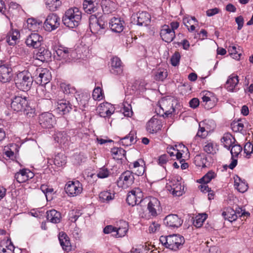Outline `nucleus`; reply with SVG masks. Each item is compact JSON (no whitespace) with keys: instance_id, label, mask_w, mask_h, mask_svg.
Returning <instances> with one entry per match:
<instances>
[{"instance_id":"obj_25","label":"nucleus","mask_w":253,"mask_h":253,"mask_svg":"<svg viewBox=\"0 0 253 253\" xmlns=\"http://www.w3.org/2000/svg\"><path fill=\"white\" fill-rule=\"evenodd\" d=\"M238 83L239 79L238 76L231 75L229 77L226 83L225 88L229 91H236L237 90L236 86Z\"/></svg>"},{"instance_id":"obj_2","label":"nucleus","mask_w":253,"mask_h":253,"mask_svg":"<svg viewBox=\"0 0 253 253\" xmlns=\"http://www.w3.org/2000/svg\"><path fill=\"white\" fill-rule=\"evenodd\" d=\"M159 240L166 248L174 251L181 249L185 242L184 237L179 234L161 236Z\"/></svg>"},{"instance_id":"obj_55","label":"nucleus","mask_w":253,"mask_h":253,"mask_svg":"<svg viewBox=\"0 0 253 253\" xmlns=\"http://www.w3.org/2000/svg\"><path fill=\"white\" fill-rule=\"evenodd\" d=\"M204 150L208 154H212L214 152L213 145L212 142H205Z\"/></svg>"},{"instance_id":"obj_21","label":"nucleus","mask_w":253,"mask_h":253,"mask_svg":"<svg viewBox=\"0 0 253 253\" xmlns=\"http://www.w3.org/2000/svg\"><path fill=\"white\" fill-rule=\"evenodd\" d=\"M58 239L62 249L68 253L72 250L70 240L67 234L64 232H60L58 234Z\"/></svg>"},{"instance_id":"obj_12","label":"nucleus","mask_w":253,"mask_h":253,"mask_svg":"<svg viewBox=\"0 0 253 253\" xmlns=\"http://www.w3.org/2000/svg\"><path fill=\"white\" fill-rule=\"evenodd\" d=\"M165 224L170 228H177L181 226L183 219L177 214H170L165 217L164 220Z\"/></svg>"},{"instance_id":"obj_24","label":"nucleus","mask_w":253,"mask_h":253,"mask_svg":"<svg viewBox=\"0 0 253 253\" xmlns=\"http://www.w3.org/2000/svg\"><path fill=\"white\" fill-rule=\"evenodd\" d=\"M137 25L146 26L149 24L151 21L150 15L146 11L138 12L136 14Z\"/></svg>"},{"instance_id":"obj_9","label":"nucleus","mask_w":253,"mask_h":253,"mask_svg":"<svg viewBox=\"0 0 253 253\" xmlns=\"http://www.w3.org/2000/svg\"><path fill=\"white\" fill-rule=\"evenodd\" d=\"M166 188L168 190L175 196H180L182 195L184 187L181 185L180 181L176 178L169 179V182L167 183Z\"/></svg>"},{"instance_id":"obj_37","label":"nucleus","mask_w":253,"mask_h":253,"mask_svg":"<svg viewBox=\"0 0 253 253\" xmlns=\"http://www.w3.org/2000/svg\"><path fill=\"white\" fill-rule=\"evenodd\" d=\"M135 134L134 131H131L129 134L121 139V143L123 145L129 146L135 143L134 137Z\"/></svg>"},{"instance_id":"obj_53","label":"nucleus","mask_w":253,"mask_h":253,"mask_svg":"<svg viewBox=\"0 0 253 253\" xmlns=\"http://www.w3.org/2000/svg\"><path fill=\"white\" fill-rule=\"evenodd\" d=\"M180 55L178 52H176L172 56L170 59L171 64L173 66H176L179 64Z\"/></svg>"},{"instance_id":"obj_44","label":"nucleus","mask_w":253,"mask_h":253,"mask_svg":"<svg viewBox=\"0 0 253 253\" xmlns=\"http://www.w3.org/2000/svg\"><path fill=\"white\" fill-rule=\"evenodd\" d=\"M111 173V171L104 166L97 170V176L99 178H105L109 177Z\"/></svg>"},{"instance_id":"obj_56","label":"nucleus","mask_w":253,"mask_h":253,"mask_svg":"<svg viewBox=\"0 0 253 253\" xmlns=\"http://www.w3.org/2000/svg\"><path fill=\"white\" fill-rule=\"evenodd\" d=\"M167 104H169V105L171 104L170 108L169 110H166L164 113V115H163V116H165L166 117H171L172 113H176V110L175 108L174 107V103L173 102L171 103H170V102L169 103V101H167Z\"/></svg>"},{"instance_id":"obj_46","label":"nucleus","mask_w":253,"mask_h":253,"mask_svg":"<svg viewBox=\"0 0 253 253\" xmlns=\"http://www.w3.org/2000/svg\"><path fill=\"white\" fill-rule=\"evenodd\" d=\"M168 76L167 72L164 69H158L155 74V79L156 81H163Z\"/></svg>"},{"instance_id":"obj_41","label":"nucleus","mask_w":253,"mask_h":253,"mask_svg":"<svg viewBox=\"0 0 253 253\" xmlns=\"http://www.w3.org/2000/svg\"><path fill=\"white\" fill-rule=\"evenodd\" d=\"M60 87L65 94H74L76 92V88L70 84L63 83L60 84Z\"/></svg>"},{"instance_id":"obj_40","label":"nucleus","mask_w":253,"mask_h":253,"mask_svg":"<svg viewBox=\"0 0 253 253\" xmlns=\"http://www.w3.org/2000/svg\"><path fill=\"white\" fill-rule=\"evenodd\" d=\"M211 94L210 92H207L202 97V101L204 104L202 105L204 106L205 108L209 110L213 107L214 104L212 103V100L209 95Z\"/></svg>"},{"instance_id":"obj_54","label":"nucleus","mask_w":253,"mask_h":253,"mask_svg":"<svg viewBox=\"0 0 253 253\" xmlns=\"http://www.w3.org/2000/svg\"><path fill=\"white\" fill-rule=\"evenodd\" d=\"M132 192L135 194V197L136 198V202L137 204L141 203L142 201L143 193L140 189L137 188L132 190Z\"/></svg>"},{"instance_id":"obj_38","label":"nucleus","mask_w":253,"mask_h":253,"mask_svg":"<svg viewBox=\"0 0 253 253\" xmlns=\"http://www.w3.org/2000/svg\"><path fill=\"white\" fill-rule=\"evenodd\" d=\"M222 216L225 219H227L230 222H232L237 219V216L234 210L232 209H227L226 211L222 213Z\"/></svg>"},{"instance_id":"obj_19","label":"nucleus","mask_w":253,"mask_h":253,"mask_svg":"<svg viewBox=\"0 0 253 253\" xmlns=\"http://www.w3.org/2000/svg\"><path fill=\"white\" fill-rule=\"evenodd\" d=\"M125 22L120 18L113 17L109 22L111 30L116 33H121L124 28Z\"/></svg>"},{"instance_id":"obj_31","label":"nucleus","mask_w":253,"mask_h":253,"mask_svg":"<svg viewBox=\"0 0 253 253\" xmlns=\"http://www.w3.org/2000/svg\"><path fill=\"white\" fill-rule=\"evenodd\" d=\"M221 141L224 146L230 150V147L234 144L235 139L231 134L227 133L224 134Z\"/></svg>"},{"instance_id":"obj_45","label":"nucleus","mask_w":253,"mask_h":253,"mask_svg":"<svg viewBox=\"0 0 253 253\" xmlns=\"http://www.w3.org/2000/svg\"><path fill=\"white\" fill-rule=\"evenodd\" d=\"M216 175V174L214 172L210 171L200 179L199 182L203 184H207L210 182L212 179L214 178Z\"/></svg>"},{"instance_id":"obj_26","label":"nucleus","mask_w":253,"mask_h":253,"mask_svg":"<svg viewBox=\"0 0 253 253\" xmlns=\"http://www.w3.org/2000/svg\"><path fill=\"white\" fill-rule=\"evenodd\" d=\"M42 26V21L34 18H28L27 20V28L30 31H38Z\"/></svg>"},{"instance_id":"obj_28","label":"nucleus","mask_w":253,"mask_h":253,"mask_svg":"<svg viewBox=\"0 0 253 253\" xmlns=\"http://www.w3.org/2000/svg\"><path fill=\"white\" fill-rule=\"evenodd\" d=\"M47 220L53 223H59L61 219V215L60 212L54 209L47 211L46 212Z\"/></svg>"},{"instance_id":"obj_35","label":"nucleus","mask_w":253,"mask_h":253,"mask_svg":"<svg viewBox=\"0 0 253 253\" xmlns=\"http://www.w3.org/2000/svg\"><path fill=\"white\" fill-rule=\"evenodd\" d=\"M194 163L196 166L205 168L207 162V158L204 153L197 155L194 158Z\"/></svg>"},{"instance_id":"obj_47","label":"nucleus","mask_w":253,"mask_h":253,"mask_svg":"<svg viewBox=\"0 0 253 253\" xmlns=\"http://www.w3.org/2000/svg\"><path fill=\"white\" fill-rule=\"evenodd\" d=\"M238 49L239 50L235 45L230 46L228 49V52L232 55L233 58L237 60L240 59L241 56V53H238Z\"/></svg>"},{"instance_id":"obj_39","label":"nucleus","mask_w":253,"mask_h":253,"mask_svg":"<svg viewBox=\"0 0 253 253\" xmlns=\"http://www.w3.org/2000/svg\"><path fill=\"white\" fill-rule=\"evenodd\" d=\"M46 7L50 11L55 10L61 5L60 0H44Z\"/></svg>"},{"instance_id":"obj_1","label":"nucleus","mask_w":253,"mask_h":253,"mask_svg":"<svg viewBox=\"0 0 253 253\" xmlns=\"http://www.w3.org/2000/svg\"><path fill=\"white\" fill-rule=\"evenodd\" d=\"M82 19V12L77 7L67 10L62 17L63 24L69 28H74L80 24Z\"/></svg>"},{"instance_id":"obj_43","label":"nucleus","mask_w":253,"mask_h":253,"mask_svg":"<svg viewBox=\"0 0 253 253\" xmlns=\"http://www.w3.org/2000/svg\"><path fill=\"white\" fill-rule=\"evenodd\" d=\"M207 215L206 213L199 214L195 217L193 221V225L197 228H200L203 225V222L206 219Z\"/></svg>"},{"instance_id":"obj_15","label":"nucleus","mask_w":253,"mask_h":253,"mask_svg":"<svg viewBox=\"0 0 253 253\" xmlns=\"http://www.w3.org/2000/svg\"><path fill=\"white\" fill-rule=\"evenodd\" d=\"M43 38L38 33H32L29 35L25 42L27 46L36 48L39 47L42 44Z\"/></svg>"},{"instance_id":"obj_48","label":"nucleus","mask_w":253,"mask_h":253,"mask_svg":"<svg viewBox=\"0 0 253 253\" xmlns=\"http://www.w3.org/2000/svg\"><path fill=\"white\" fill-rule=\"evenodd\" d=\"M126 201L129 205L134 206L137 204L136 202V198L135 197V194L132 192V190L129 192L126 199Z\"/></svg>"},{"instance_id":"obj_49","label":"nucleus","mask_w":253,"mask_h":253,"mask_svg":"<svg viewBox=\"0 0 253 253\" xmlns=\"http://www.w3.org/2000/svg\"><path fill=\"white\" fill-rule=\"evenodd\" d=\"M112 2L109 0H104L101 2V7L103 11L105 13H109L111 12L112 9L111 7Z\"/></svg>"},{"instance_id":"obj_60","label":"nucleus","mask_w":253,"mask_h":253,"mask_svg":"<svg viewBox=\"0 0 253 253\" xmlns=\"http://www.w3.org/2000/svg\"><path fill=\"white\" fill-rule=\"evenodd\" d=\"M168 156L166 154H164L160 156L158 159V164L161 166L164 167V165H165L168 161Z\"/></svg>"},{"instance_id":"obj_29","label":"nucleus","mask_w":253,"mask_h":253,"mask_svg":"<svg viewBox=\"0 0 253 253\" xmlns=\"http://www.w3.org/2000/svg\"><path fill=\"white\" fill-rule=\"evenodd\" d=\"M112 106L108 103H103L101 104L98 107V114L101 117H110L113 113L110 110Z\"/></svg>"},{"instance_id":"obj_51","label":"nucleus","mask_w":253,"mask_h":253,"mask_svg":"<svg viewBox=\"0 0 253 253\" xmlns=\"http://www.w3.org/2000/svg\"><path fill=\"white\" fill-rule=\"evenodd\" d=\"M92 95L94 100H101L103 98L102 90L100 87H95L93 91Z\"/></svg>"},{"instance_id":"obj_32","label":"nucleus","mask_w":253,"mask_h":253,"mask_svg":"<svg viewBox=\"0 0 253 253\" xmlns=\"http://www.w3.org/2000/svg\"><path fill=\"white\" fill-rule=\"evenodd\" d=\"M73 49L66 47L60 46L56 50L57 55L61 58L66 59L71 55Z\"/></svg>"},{"instance_id":"obj_59","label":"nucleus","mask_w":253,"mask_h":253,"mask_svg":"<svg viewBox=\"0 0 253 253\" xmlns=\"http://www.w3.org/2000/svg\"><path fill=\"white\" fill-rule=\"evenodd\" d=\"M208 134V131L206 130L204 127L201 126V124H199V129L197 133V136L201 138H205Z\"/></svg>"},{"instance_id":"obj_11","label":"nucleus","mask_w":253,"mask_h":253,"mask_svg":"<svg viewBox=\"0 0 253 253\" xmlns=\"http://www.w3.org/2000/svg\"><path fill=\"white\" fill-rule=\"evenodd\" d=\"M65 190L69 196H76L82 192V184L78 180L69 181L65 185Z\"/></svg>"},{"instance_id":"obj_16","label":"nucleus","mask_w":253,"mask_h":253,"mask_svg":"<svg viewBox=\"0 0 253 253\" xmlns=\"http://www.w3.org/2000/svg\"><path fill=\"white\" fill-rule=\"evenodd\" d=\"M99 0H84L83 6L84 11L92 14L97 11L99 7Z\"/></svg>"},{"instance_id":"obj_4","label":"nucleus","mask_w":253,"mask_h":253,"mask_svg":"<svg viewBox=\"0 0 253 253\" xmlns=\"http://www.w3.org/2000/svg\"><path fill=\"white\" fill-rule=\"evenodd\" d=\"M35 74L36 83L41 85H45L51 79V73L46 68H37Z\"/></svg>"},{"instance_id":"obj_10","label":"nucleus","mask_w":253,"mask_h":253,"mask_svg":"<svg viewBox=\"0 0 253 253\" xmlns=\"http://www.w3.org/2000/svg\"><path fill=\"white\" fill-rule=\"evenodd\" d=\"M60 18L54 13H50L47 16L43 27L46 31L51 32L57 28L60 25Z\"/></svg>"},{"instance_id":"obj_3","label":"nucleus","mask_w":253,"mask_h":253,"mask_svg":"<svg viewBox=\"0 0 253 253\" xmlns=\"http://www.w3.org/2000/svg\"><path fill=\"white\" fill-rule=\"evenodd\" d=\"M15 81L17 87L20 90L25 91L30 89L34 80L30 72L24 71L17 75Z\"/></svg>"},{"instance_id":"obj_57","label":"nucleus","mask_w":253,"mask_h":253,"mask_svg":"<svg viewBox=\"0 0 253 253\" xmlns=\"http://www.w3.org/2000/svg\"><path fill=\"white\" fill-rule=\"evenodd\" d=\"M145 162L141 159H139L137 161L131 163L129 164V167L130 169H137L138 167H140V166H144Z\"/></svg>"},{"instance_id":"obj_23","label":"nucleus","mask_w":253,"mask_h":253,"mask_svg":"<svg viewBox=\"0 0 253 253\" xmlns=\"http://www.w3.org/2000/svg\"><path fill=\"white\" fill-rule=\"evenodd\" d=\"M110 71L112 74L120 75L123 71V66L121 59L118 57H114L111 59Z\"/></svg>"},{"instance_id":"obj_13","label":"nucleus","mask_w":253,"mask_h":253,"mask_svg":"<svg viewBox=\"0 0 253 253\" xmlns=\"http://www.w3.org/2000/svg\"><path fill=\"white\" fill-rule=\"evenodd\" d=\"M34 176V173L30 169H23L15 173L14 178L19 183H24L32 179Z\"/></svg>"},{"instance_id":"obj_7","label":"nucleus","mask_w":253,"mask_h":253,"mask_svg":"<svg viewBox=\"0 0 253 253\" xmlns=\"http://www.w3.org/2000/svg\"><path fill=\"white\" fill-rule=\"evenodd\" d=\"M89 28L92 33H98L105 29L106 24L102 18H97L95 14L90 16L89 18Z\"/></svg>"},{"instance_id":"obj_63","label":"nucleus","mask_w":253,"mask_h":253,"mask_svg":"<svg viewBox=\"0 0 253 253\" xmlns=\"http://www.w3.org/2000/svg\"><path fill=\"white\" fill-rule=\"evenodd\" d=\"M116 227L112 225H107L103 229V232L105 234L115 233Z\"/></svg>"},{"instance_id":"obj_20","label":"nucleus","mask_w":253,"mask_h":253,"mask_svg":"<svg viewBox=\"0 0 253 253\" xmlns=\"http://www.w3.org/2000/svg\"><path fill=\"white\" fill-rule=\"evenodd\" d=\"M73 106L69 101L62 99L57 102L56 111L61 115L68 113L72 109Z\"/></svg>"},{"instance_id":"obj_18","label":"nucleus","mask_w":253,"mask_h":253,"mask_svg":"<svg viewBox=\"0 0 253 253\" xmlns=\"http://www.w3.org/2000/svg\"><path fill=\"white\" fill-rule=\"evenodd\" d=\"M149 213L153 216L157 215V211L160 210V202L155 197H150L147 205Z\"/></svg>"},{"instance_id":"obj_22","label":"nucleus","mask_w":253,"mask_h":253,"mask_svg":"<svg viewBox=\"0 0 253 253\" xmlns=\"http://www.w3.org/2000/svg\"><path fill=\"white\" fill-rule=\"evenodd\" d=\"M162 126L161 121L154 116L147 123L146 128L150 133H153L160 130Z\"/></svg>"},{"instance_id":"obj_14","label":"nucleus","mask_w":253,"mask_h":253,"mask_svg":"<svg viewBox=\"0 0 253 253\" xmlns=\"http://www.w3.org/2000/svg\"><path fill=\"white\" fill-rule=\"evenodd\" d=\"M160 35L163 41L168 43L172 42L175 37L174 31L170 30L169 26L168 25L162 26Z\"/></svg>"},{"instance_id":"obj_33","label":"nucleus","mask_w":253,"mask_h":253,"mask_svg":"<svg viewBox=\"0 0 253 253\" xmlns=\"http://www.w3.org/2000/svg\"><path fill=\"white\" fill-rule=\"evenodd\" d=\"M245 119H240L236 121L234 120L231 124V127L234 132H241L244 127V122Z\"/></svg>"},{"instance_id":"obj_64","label":"nucleus","mask_w":253,"mask_h":253,"mask_svg":"<svg viewBox=\"0 0 253 253\" xmlns=\"http://www.w3.org/2000/svg\"><path fill=\"white\" fill-rule=\"evenodd\" d=\"M160 225L159 223L154 222L149 226V230L152 232H155L160 229Z\"/></svg>"},{"instance_id":"obj_34","label":"nucleus","mask_w":253,"mask_h":253,"mask_svg":"<svg viewBox=\"0 0 253 253\" xmlns=\"http://www.w3.org/2000/svg\"><path fill=\"white\" fill-rule=\"evenodd\" d=\"M128 230V224L125 221L122 222V226L116 227L115 233L113 235L117 238L125 236Z\"/></svg>"},{"instance_id":"obj_6","label":"nucleus","mask_w":253,"mask_h":253,"mask_svg":"<svg viewBox=\"0 0 253 253\" xmlns=\"http://www.w3.org/2000/svg\"><path fill=\"white\" fill-rule=\"evenodd\" d=\"M134 181V173L129 170L123 172L117 181L119 187L126 188L131 186Z\"/></svg>"},{"instance_id":"obj_62","label":"nucleus","mask_w":253,"mask_h":253,"mask_svg":"<svg viewBox=\"0 0 253 253\" xmlns=\"http://www.w3.org/2000/svg\"><path fill=\"white\" fill-rule=\"evenodd\" d=\"M112 154L114 155H124L125 151L121 148L114 147L111 151Z\"/></svg>"},{"instance_id":"obj_17","label":"nucleus","mask_w":253,"mask_h":253,"mask_svg":"<svg viewBox=\"0 0 253 253\" xmlns=\"http://www.w3.org/2000/svg\"><path fill=\"white\" fill-rule=\"evenodd\" d=\"M12 77V69L5 65L0 66V82L6 83L10 82Z\"/></svg>"},{"instance_id":"obj_58","label":"nucleus","mask_w":253,"mask_h":253,"mask_svg":"<svg viewBox=\"0 0 253 253\" xmlns=\"http://www.w3.org/2000/svg\"><path fill=\"white\" fill-rule=\"evenodd\" d=\"M244 151L247 156H249L253 151V145L250 142H247L244 146Z\"/></svg>"},{"instance_id":"obj_52","label":"nucleus","mask_w":253,"mask_h":253,"mask_svg":"<svg viewBox=\"0 0 253 253\" xmlns=\"http://www.w3.org/2000/svg\"><path fill=\"white\" fill-rule=\"evenodd\" d=\"M234 211L236 212L237 218L238 217H241L249 216L250 215V213L249 212L246 211L245 209H243V208L240 207L236 208L235 210H234Z\"/></svg>"},{"instance_id":"obj_5","label":"nucleus","mask_w":253,"mask_h":253,"mask_svg":"<svg viewBox=\"0 0 253 253\" xmlns=\"http://www.w3.org/2000/svg\"><path fill=\"white\" fill-rule=\"evenodd\" d=\"M11 108L15 112L24 111L28 107L27 98L26 96H15L11 99Z\"/></svg>"},{"instance_id":"obj_50","label":"nucleus","mask_w":253,"mask_h":253,"mask_svg":"<svg viewBox=\"0 0 253 253\" xmlns=\"http://www.w3.org/2000/svg\"><path fill=\"white\" fill-rule=\"evenodd\" d=\"M230 149L232 157H237L242 150V147L238 144H233Z\"/></svg>"},{"instance_id":"obj_36","label":"nucleus","mask_w":253,"mask_h":253,"mask_svg":"<svg viewBox=\"0 0 253 253\" xmlns=\"http://www.w3.org/2000/svg\"><path fill=\"white\" fill-rule=\"evenodd\" d=\"M234 186L239 192L242 193L246 192L248 188V184L246 181L242 180L240 177L238 176L235 179Z\"/></svg>"},{"instance_id":"obj_27","label":"nucleus","mask_w":253,"mask_h":253,"mask_svg":"<svg viewBox=\"0 0 253 253\" xmlns=\"http://www.w3.org/2000/svg\"><path fill=\"white\" fill-rule=\"evenodd\" d=\"M36 58L43 62L48 61L51 57L50 51L44 47L40 48L36 54Z\"/></svg>"},{"instance_id":"obj_30","label":"nucleus","mask_w":253,"mask_h":253,"mask_svg":"<svg viewBox=\"0 0 253 253\" xmlns=\"http://www.w3.org/2000/svg\"><path fill=\"white\" fill-rule=\"evenodd\" d=\"M20 37V33L17 30H12L7 34L6 38V42L10 45H14L16 44L18 38Z\"/></svg>"},{"instance_id":"obj_8","label":"nucleus","mask_w":253,"mask_h":253,"mask_svg":"<svg viewBox=\"0 0 253 253\" xmlns=\"http://www.w3.org/2000/svg\"><path fill=\"white\" fill-rule=\"evenodd\" d=\"M39 122L42 127L51 128L55 124V118L51 113L44 112L39 116Z\"/></svg>"},{"instance_id":"obj_42","label":"nucleus","mask_w":253,"mask_h":253,"mask_svg":"<svg viewBox=\"0 0 253 253\" xmlns=\"http://www.w3.org/2000/svg\"><path fill=\"white\" fill-rule=\"evenodd\" d=\"M100 200L102 202H109L114 198V194H112L110 192L104 191L99 194Z\"/></svg>"},{"instance_id":"obj_61","label":"nucleus","mask_w":253,"mask_h":253,"mask_svg":"<svg viewBox=\"0 0 253 253\" xmlns=\"http://www.w3.org/2000/svg\"><path fill=\"white\" fill-rule=\"evenodd\" d=\"M235 22L238 25V30H240L244 25V20L242 16H239L235 18Z\"/></svg>"}]
</instances>
